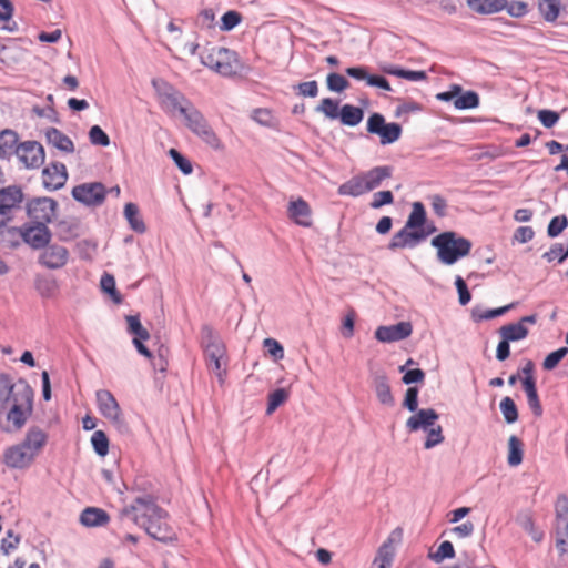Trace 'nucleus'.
<instances>
[{
	"label": "nucleus",
	"instance_id": "1",
	"mask_svg": "<svg viewBox=\"0 0 568 568\" xmlns=\"http://www.w3.org/2000/svg\"><path fill=\"white\" fill-rule=\"evenodd\" d=\"M168 518V511L161 508L151 495L138 496L130 505L120 509L116 516L121 529H126L129 524H134L143 528L151 538L163 544L178 539Z\"/></svg>",
	"mask_w": 568,
	"mask_h": 568
},
{
	"label": "nucleus",
	"instance_id": "2",
	"mask_svg": "<svg viewBox=\"0 0 568 568\" xmlns=\"http://www.w3.org/2000/svg\"><path fill=\"white\" fill-rule=\"evenodd\" d=\"M47 443L48 434L39 426H32L19 444L4 450L2 460L9 468L27 469L41 454Z\"/></svg>",
	"mask_w": 568,
	"mask_h": 568
},
{
	"label": "nucleus",
	"instance_id": "3",
	"mask_svg": "<svg viewBox=\"0 0 568 568\" xmlns=\"http://www.w3.org/2000/svg\"><path fill=\"white\" fill-rule=\"evenodd\" d=\"M432 246L437 251V258L445 265H453L467 256L471 250V242L454 231L442 232L432 239Z\"/></svg>",
	"mask_w": 568,
	"mask_h": 568
},
{
	"label": "nucleus",
	"instance_id": "4",
	"mask_svg": "<svg viewBox=\"0 0 568 568\" xmlns=\"http://www.w3.org/2000/svg\"><path fill=\"white\" fill-rule=\"evenodd\" d=\"M393 174V168L388 165L375 166L366 172L357 174L339 185L338 194L359 196L379 187L384 180Z\"/></svg>",
	"mask_w": 568,
	"mask_h": 568
},
{
	"label": "nucleus",
	"instance_id": "5",
	"mask_svg": "<svg viewBox=\"0 0 568 568\" xmlns=\"http://www.w3.org/2000/svg\"><path fill=\"white\" fill-rule=\"evenodd\" d=\"M0 400L3 409L11 406L27 407L32 405L33 390L24 379L12 383L8 375H0Z\"/></svg>",
	"mask_w": 568,
	"mask_h": 568
},
{
	"label": "nucleus",
	"instance_id": "6",
	"mask_svg": "<svg viewBox=\"0 0 568 568\" xmlns=\"http://www.w3.org/2000/svg\"><path fill=\"white\" fill-rule=\"evenodd\" d=\"M152 87L162 110L168 114L182 115V109H189L193 104L181 91L163 79H153Z\"/></svg>",
	"mask_w": 568,
	"mask_h": 568
},
{
	"label": "nucleus",
	"instance_id": "7",
	"mask_svg": "<svg viewBox=\"0 0 568 568\" xmlns=\"http://www.w3.org/2000/svg\"><path fill=\"white\" fill-rule=\"evenodd\" d=\"M201 343L204 347L209 368L223 382L224 371L222 369V359L225 355V347L213 328L204 325L201 329Z\"/></svg>",
	"mask_w": 568,
	"mask_h": 568
},
{
	"label": "nucleus",
	"instance_id": "8",
	"mask_svg": "<svg viewBox=\"0 0 568 568\" xmlns=\"http://www.w3.org/2000/svg\"><path fill=\"white\" fill-rule=\"evenodd\" d=\"M182 116L185 125L204 143L214 150L221 148V141L204 118V115L192 104L189 109H182Z\"/></svg>",
	"mask_w": 568,
	"mask_h": 568
},
{
	"label": "nucleus",
	"instance_id": "9",
	"mask_svg": "<svg viewBox=\"0 0 568 568\" xmlns=\"http://www.w3.org/2000/svg\"><path fill=\"white\" fill-rule=\"evenodd\" d=\"M95 396L100 413L109 419L120 433H129V425L125 422L120 405L112 393L106 389H100L97 392Z\"/></svg>",
	"mask_w": 568,
	"mask_h": 568
},
{
	"label": "nucleus",
	"instance_id": "10",
	"mask_svg": "<svg viewBox=\"0 0 568 568\" xmlns=\"http://www.w3.org/2000/svg\"><path fill=\"white\" fill-rule=\"evenodd\" d=\"M367 132L376 134L381 139V144H392L402 135V126L398 123H386L384 115L373 113L367 120Z\"/></svg>",
	"mask_w": 568,
	"mask_h": 568
},
{
	"label": "nucleus",
	"instance_id": "11",
	"mask_svg": "<svg viewBox=\"0 0 568 568\" xmlns=\"http://www.w3.org/2000/svg\"><path fill=\"white\" fill-rule=\"evenodd\" d=\"M434 231L435 227H432L430 230H414L407 229V225H404L403 229H400L392 236L387 247L390 251L414 248L424 242Z\"/></svg>",
	"mask_w": 568,
	"mask_h": 568
},
{
	"label": "nucleus",
	"instance_id": "12",
	"mask_svg": "<svg viewBox=\"0 0 568 568\" xmlns=\"http://www.w3.org/2000/svg\"><path fill=\"white\" fill-rule=\"evenodd\" d=\"M58 203L50 197H38L27 205V213L31 222L47 225L55 216Z\"/></svg>",
	"mask_w": 568,
	"mask_h": 568
},
{
	"label": "nucleus",
	"instance_id": "13",
	"mask_svg": "<svg viewBox=\"0 0 568 568\" xmlns=\"http://www.w3.org/2000/svg\"><path fill=\"white\" fill-rule=\"evenodd\" d=\"M16 155L26 168H39L44 162V149L37 141H26L16 148Z\"/></svg>",
	"mask_w": 568,
	"mask_h": 568
},
{
	"label": "nucleus",
	"instance_id": "14",
	"mask_svg": "<svg viewBox=\"0 0 568 568\" xmlns=\"http://www.w3.org/2000/svg\"><path fill=\"white\" fill-rule=\"evenodd\" d=\"M72 196L85 205H100L105 199V189L102 183H84L73 187Z\"/></svg>",
	"mask_w": 568,
	"mask_h": 568
},
{
	"label": "nucleus",
	"instance_id": "15",
	"mask_svg": "<svg viewBox=\"0 0 568 568\" xmlns=\"http://www.w3.org/2000/svg\"><path fill=\"white\" fill-rule=\"evenodd\" d=\"M51 240V232L43 223L30 222L23 224V242L32 248L45 247Z\"/></svg>",
	"mask_w": 568,
	"mask_h": 568
},
{
	"label": "nucleus",
	"instance_id": "16",
	"mask_svg": "<svg viewBox=\"0 0 568 568\" xmlns=\"http://www.w3.org/2000/svg\"><path fill=\"white\" fill-rule=\"evenodd\" d=\"M68 260L69 251L58 244L47 245L39 256V263L50 270L63 267Z\"/></svg>",
	"mask_w": 568,
	"mask_h": 568
},
{
	"label": "nucleus",
	"instance_id": "17",
	"mask_svg": "<svg viewBox=\"0 0 568 568\" xmlns=\"http://www.w3.org/2000/svg\"><path fill=\"white\" fill-rule=\"evenodd\" d=\"M413 326L409 322H399L389 326H379L375 331V338L382 343H393L410 336Z\"/></svg>",
	"mask_w": 568,
	"mask_h": 568
},
{
	"label": "nucleus",
	"instance_id": "18",
	"mask_svg": "<svg viewBox=\"0 0 568 568\" xmlns=\"http://www.w3.org/2000/svg\"><path fill=\"white\" fill-rule=\"evenodd\" d=\"M537 322V315L531 314L528 316L521 317L517 323H510L503 325L498 333L501 338H505L509 342H517L526 338L528 336L527 324H535Z\"/></svg>",
	"mask_w": 568,
	"mask_h": 568
},
{
	"label": "nucleus",
	"instance_id": "19",
	"mask_svg": "<svg viewBox=\"0 0 568 568\" xmlns=\"http://www.w3.org/2000/svg\"><path fill=\"white\" fill-rule=\"evenodd\" d=\"M439 415L433 408H422L416 412L406 420V428L409 432L428 430L436 425Z\"/></svg>",
	"mask_w": 568,
	"mask_h": 568
},
{
	"label": "nucleus",
	"instance_id": "20",
	"mask_svg": "<svg viewBox=\"0 0 568 568\" xmlns=\"http://www.w3.org/2000/svg\"><path fill=\"white\" fill-rule=\"evenodd\" d=\"M68 179L65 165L59 162L51 163L42 171L43 186L50 191L61 189Z\"/></svg>",
	"mask_w": 568,
	"mask_h": 568
},
{
	"label": "nucleus",
	"instance_id": "21",
	"mask_svg": "<svg viewBox=\"0 0 568 568\" xmlns=\"http://www.w3.org/2000/svg\"><path fill=\"white\" fill-rule=\"evenodd\" d=\"M215 72L223 77H231L239 72L240 61L237 54L226 48H220L217 53Z\"/></svg>",
	"mask_w": 568,
	"mask_h": 568
},
{
	"label": "nucleus",
	"instance_id": "22",
	"mask_svg": "<svg viewBox=\"0 0 568 568\" xmlns=\"http://www.w3.org/2000/svg\"><path fill=\"white\" fill-rule=\"evenodd\" d=\"M372 386L374 388L378 402L382 405L388 407L394 406L395 398L392 394L390 385L385 373H374L372 376Z\"/></svg>",
	"mask_w": 568,
	"mask_h": 568
},
{
	"label": "nucleus",
	"instance_id": "23",
	"mask_svg": "<svg viewBox=\"0 0 568 568\" xmlns=\"http://www.w3.org/2000/svg\"><path fill=\"white\" fill-rule=\"evenodd\" d=\"M400 537V529H396L392 532L390 537L385 541L377 550V555L372 564L371 568H390L393 565L395 551L392 547L393 537L395 535Z\"/></svg>",
	"mask_w": 568,
	"mask_h": 568
},
{
	"label": "nucleus",
	"instance_id": "24",
	"mask_svg": "<svg viewBox=\"0 0 568 568\" xmlns=\"http://www.w3.org/2000/svg\"><path fill=\"white\" fill-rule=\"evenodd\" d=\"M23 201V193L18 186H8L0 190V209L13 214Z\"/></svg>",
	"mask_w": 568,
	"mask_h": 568
},
{
	"label": "nucleus",
	"instance_id": "25",
	"mask_svg": "<svg viewBox=\"0 0 568 568\" xmlns=\"http://www.w3.org/2000/svg\"><path fill=\"white\" fill-rule=\"evenodd\" d=\"M288 214L290 217L298 225L307 227L312 224L310 205L303 199H298L290 203Z\"/></svg>",
	"mask_w": 568,
	"mask_h": 568
},
{
	"label": "nucleus",
	"instance_id": "26",
	"mask_svg": "<svg viewBox=\"0 0 568 568\" xmlns=\"http://www.w3.org/2000/svg\"><path fill=\"white\" fill-rule=\"evenodd\" d=\"M109 515L105 510L95 507H88L80 515V523L85 527H99L109 523Z\"/></svg>",
	"mask_w": 568,
	"mask_h": 568
},
{
	"label": "nucleus",
	"instance_id": "27",
	"mask_svg": "<svg viewBox=\"0 0 568 568\" xmlns=\"http://www.w3.org/2000/svg\"><path fill=\"white\" fill-rule=\"evenodd\" d=\"M45 139L49 144L53 145L62 152L72 153L74 151V144L72 140L55 128L47 129Z\"/></svg>",
	"mask_w": 568,
	"mask_h": 568
},
{
	"label": "nucleus",
	"instance_id": "28",
	"mask_svg": "<svg viewBox=\"0 0 568 568\" xmlns=\"http://www.w3.org/2000/svg\"><path fill=\"white\" fill-rule=\"evenodd\" d=\"M507 0H467V6L479 14L500 12L506 8Z\"/></svg>",
	"mask_w": 568,
	"mask_h": 568
},
{
	"label": "nucleus",
	"instance_id": "29",
	"mask_svg": "<svg viewBox=\"0 0 568 568\" xmlns=\"http://www.w3.org/2000/svg\"><path fill=\"white\" fill-rule=\"evenodd\" d=\"M523 388L527 395V403L534 415L540 417L542 415V406L536 387V379L523 378Z\"/></svg>",
	"mask_w": 568,
	"mask_h": 568
},
{
	"label": "nucleus",
	"instance_id": "30",
	"mask_svg": "<svg viewBox=\"0 0 568 568\" xmlns=\"http://www.w3.org/2000/svg\"><path fill=\"white\" fill-rule=\"evenodd\" d=\"M338 118L342 124L347 126H356L364 118V111L359 106L352 104H344L341 110Z\"/></svg>",
	"mask_w": 568,
	"mask_h": 568
},
{
	"label": "nucleus",
	"instance_id": "31",
	"mask_svg": "<svg viewBox=\"0 0 568 568\" xmlns=\"http://www.w3.org/2000/svg\"><path fill=\"white\" fill-rule=\"evenodd\" d=\"M426 220L427 215L423 203L414 202L412 206V212L409 213L405 225H407V229L426 230L424 227Z\"/></svg>",
	"mask_w": 568,
	"mask_h": 568
},
{
	"label": "nucleus",
	"instance_id": "32",
	"mask_svg": "<svg viewBox=\"0 0 568 568\" xmlns=\"http://www.w3.org/2000/svg\"><path fill=\"white\" fill-rule=\"evenodd\" d=\"M18 145L17 133L11 130H3L0 133V159H8L10 155L16 154Z\"/></svg>",
	"mask_w": 568,
	"mask_h": 568
},
{
	"label": "nucleus",
	"instance_id": "33",
	"mask_svg": "<svg viewBox=\"0 0 568 568\" xmlns=\"http://www.w3.org/2000/svg\"><path fill=\"white\" fill-rule=\"evenodd\" d=\"M524 458V444L515 435H511L508 439V455L507 463L510 467H516L523 463Z\"/></svg>",
	"mask_w": 568,
	"mask_h": 568
},
{
	"label": "nucleus",
	"instance_id": "34",
	"mask_svg": "<svg viewBox=\"0 0 568 568\" xmlns=\"http://www.w3.org/2000/svg\"><path fill=\"white\" fill-rule=\"evenodd\" d=\"M32 413V405L27 407L11 406L8 408L7 420L12 424L14 430L21 429Z\"/></svg>",
	"mask_w": 568,
	"mask_h": 568
},
{
	"label": "nucleus",
	"instance_id": "35",
	"mask_svg": "<svg viewBox=\"0 0 568 568\" xmlns=\"http://www.w3.org/2000/svg\"><path fill=\"white\" fill-rule=\"evenodd\" d=\"M23 241V225L21 227H3L0 230V242L6 247H17Z\"/></svg>",
	"mask_w": 568,
	"mask_h": 568
},
{
	"label": "nucleus",
	"instance_id": "36",
	"mask_svg": "<svg viewBox=\"0 0 568 568\" xmlns=\"http://www.w3.org/2000/svg\"><path fill=\"white\" fill-rule=\"evenodd\" d=\"M124 216L128 220L132 230L138 233H144L146 227L140 216L139 209L134 203H126L124 206Z\"/></svg>",
	"mask_w": 568,
	"mask_h": 568
},
{
	"label": "nucleus",
	"instance_id": "37",
	"mask_svg": "<svg viewBox=\"0 0 568 568\" xmlns=\"http://www.w3.org/2000/svg\"><path fill=\"white\" fill-rule=\"evenodd\" d=\"M560 8V0H538V10L548 22H554L558 18Z\"/></svg>",
	"mask_w": 568,
	"mask_h": 568
},
{
	"label": "nucleus",
	"instance_id": "38",
	"mask_svg": "<svg viewBox=\"0 0 568 568\" xmlns=\"http://www.w3.org/2000/svg\"><path fill=\"white\" fill-rule=\"evenodd\" d=\"M514 303H510L508 305L493 308V310H481L479 307H476L473 310V317L475 321H488L493 320L495 317L501 316L505 313H507L509 310L514 307Z\"/></svg>",
	"mask_w": 568,
	"mask_h": 568
},
{
	"label": "nucleus",
	"instance_id": "39",
	"mask_svg": "<svg viewBox=\"0 0 568 568\" xmlns=\"http://www.w3.org/2000/svg\"><path fill=\"white\" fill-rule=\"evenodd\" d=\"M479 104V97L474 91H466L459 93L454 101V106L459 110L474 109Z\"/></svg>",
	"mask_w": 568,
	"mask_h": 568
},
{
	"label": "nucleus",
	"instance_id": "40",
	"mask_svg": "<svg viewBox=\"0 0 568 568\" xmlns=\"http://www.w3.org/2000/svg\"><path fill=\"white\" fill-rule=\"evenodd\" d=\"M315 111L318 113H323L331 120H335L338 118V102L333 100L332 98H324L321 103L315 108Z\"/></svg>",
	"mask_w": 568,
	"mask_h": 568
},
{
	"label": "nucleus",
	"instance_id": "41",
	"mask_svg": "<svg viewBox=\"0 0 568 568\" xmlns=\"http://www.w3.org/2000/svg\"><path fill=\"white\" fill-rule=\"evenodd\" d=\"M501 414L508 424H514L518 419V409L510 397H505L499 404Z\"/></svg>",
	"mask_w": 568,
	"mask_h": 568
},
{
	"label": "nucleus",
	"instance_id": "42",
	"mask_svg": "<svg viewBox=\"0 0 568 568\" xmlns=\"http://www.w3.org/2000/svg\"><path fill=\"white\" fill-rule=\"evenodd\" d=\"M100 285L102 291L108 293L114 303L120 304L122 302V297L116 291L115 278L113 275L108 273L102 275Z\"/></svg>",
	"mask_w": 568,
	"mask_h": 568
},
{
	"label": "nucleus",
	"instance_id": "43",
	"mask_svg": "<svg viewBox=\"0 0 568 568\" xmlns=\"http://www.w3.org/2000/svg\"><path fill=\"white\" fill-rule=\"evenodd\" d=\"M288 398V392L284 388H278L268 395V403L266 414H273L282 404Z\"/></svg>",
	"mask_w": 568,
	"mask_h": 568
},
{
	"label": "nucleus",
	"instance_id": "44",
	"mask_svg": "<svg viewBox=\"0 0 568 568\" xmlns=\"http://www.w3.org/2000/svg\"><path fill=\"white\" fill-rule=\"evenodd\" d=\"M426 439L424 443L425 449H432L437 445H440L445 440V436L443 434V428L440 425L436 424L426 430Z\"/></svg>",
	"mask_w": 568,
	"mask_h": 568
},
{
	"label": "nucleus",
	"instance_id": "45",
	"mask_svg": "<svg viewBox=\"0 0 568 568\" xmlns=\"http://www.w3.org/2000/svg\"><path fill=\"white\" fill-rule=\"evenodd\" d=\"M326 85L332 92H343L349 87V82L342 74L332 72L326 78Z\"/></svg>",
	"mask_w": 568,
	"mask_h": 568
},
{
	"label": "nucleus",
	"instance_id": "46",
	"mask_svg": "<svg viewBox=\"0 0 568 568\" xmlns=\"http://www.w3.org/2000/svg\"><path fill=\"white\" fill-rule=\"evenodd\" d=\"M92 446L99 456H105L109 452V439L102 430H95L91 437Z\"/></svg>",
	"mask_w": 568,
	"mask_h": 568
},
{
	"label": "nucleus",
	"instance_id": "47",
	"mask_svg": "<svg viewBox=\"0 0 568 568\" xmlns=\"http://www.w3.org/2000/svg\"><path fill=\"white\" fill-rule=\"evenodd\" d=\"M568 354V347H560L558 348L557 351L555 352H551L550 354H548L546 356V358L544 359V363H542V367L546 371H552L554 368L557 367V365L559 364V362L566 357Z\"/></svg>",
	"mask_w": 568,
	"mask_h": 568
},
{
	"label": "nucleus",
	"instance_id": "48",
	"mask_svg": "<svg viewBox=\"0 0 568 568\" xmlns=\"http://www.w3.org/2000/svg\"><path fill=\"white\" fill-rule=\"evenodd\" d=\"M455 557L454 546L450 541H443L437 551L429 554V558L435 562H442L444 559H450Z\"/></svg>",
	"mask_w": 568,
	"mask_h": 568
},
{
	"label": "nucleus",
	"instance_id": "49",
	"mask_svg": "<svg viewBox=\"0 0 568 568\" xmlns=\"http://www.w3.org/2000/svg\"><path fill=\"white\" fill-rule=\"evenodd\" d=\"M556 524L568 523V498L565 495H559L556 505Z\"/></svg>",
	"mask_w": 568,
	"mask_h": 568
},
{
	"label": "nucleus",
	"instance_id": "50",
	"mask_svg": "<svg viewBox=\"0 0 568 568\" xmlns=\"http://www.w3.org/2000/svg\"><path fill=\"white\" fill-rule=\"evenodd\" d=\"M241 21V13L234 10H230L222 16L220 29L222 31H230L234 29Z\"/></svg>",
	"mask_w": 568,
	"mask_h": 568
},
{
	"label": "nucleus",
	"instance_id": "51",
	"mask_svg": "<svg viewBox=\"0 0 568 568\" xmlns=\"http://www.w3.org/2000/svg\"><path fill=\"white\" fill-rule=\"evenodd\" d=\"M36 287L41 296L51 297L57 291V283L52 278L39 277L36 282Z\"/></svg>",
	"mask_w": 568,
	"mask_h": 568
},
{
	"label": "nucleus",
	"instance_id": "52",
	"mask_svg": "<svg viewBox=\"0 0 568 568\" xmlns=\"http://www.w3.org/2000/svg\"><path fill=\"white\" fill-rule=\"evenodd\" d=\"M89 140L93 145L108 146L110 144L109 135L99 125L91 126Z\"/></svg>",
	"mask_w": 568,
	"mask_h": 568
},
{
	"label": "nucleus",
	"instance_id": "53",
	"mask_svg": "<svg viewBox=\"0 0 568 568\" xmlns=\"http://www.w3.org/2000/svg\"><path fill=\"white\" fill-rule=\"evenodd\" d=\"M568 225V219L565 215L555 216L548 224L547 234L549 237L558 236Z\"/></svg>",
	"mask_w": 568,
	"mask_h": 568
},
{
	"label": "nucleus",
	"instance_id": "54",
	"mask_svg": "<svg viewBox=\"0 0 568 568\" xmlns=\"http://www.w3.org/2000/svg\"><path fill=\"white\" fill-rule=\"evenodd\" d=\"M567 257L568 254H566V248H564L562 244L560 243L552 244L550 250L542 254V258L549 263L555 260H558L559 263H562Z\"/></svg>",
	"mask_w": 568,
	"mask_h": 568
},
{
	"label": "nucleus",
	"instance_id": "55",
	"mask_svg": "<svg viewBox=\"0 0 568 568\" xmlns=\"http://www.w3.org/2000/svg\"><path fill=\"white\" fill-rule=\"evenodd\" d=\"M169 155L184 174L192 173L193 168L191 162L185 156H183L178 150L170 149Z\"/></svg>",
	"mask_w": 568,
	"mask_h": 568
},
{
	"label": "nucleus",
	"instance_id": "56",
	"mask_svg": "<svg viewBox=\"0 0 568 568\" xmlns=\"http://www.w3.org/2000/svg\"><path fill=\"white\" fill-rule=\"evenodd\" d=\"M418 388L413 386L408 387L405 393V398L403 400V407L414 413L418 410Z\"/></svg>",
	"mask_w": 568,
	"mask_h": 568
},
{
	"label": "nucleus",
	"instance_id": "57",
	"mask_svg": "<svg viewBox=\"0 0 568 568\" xmlns=\"http://www.w3.org/2000/svg\"><path fill=\"white\" fill-rule=\"evenodd\" d=\"M394 202V195L390 191H378L374 193L371 202L372 209H379L384 205L392 204Z\"/></svg>",
	"mask_w": 568,
	"mask_h": 568
},
{
	"label": "nucleus",
	"instance_id": "58",
	"mask_svg": "<svg viewBox=\"0 0 568 568\" xmlns=\"http://www.w3.org/2000/svg\"><path fill=\"white\" fill-rule=\"evenodd\" d=\"M537 115L541 124L547 129L552 128L559 121V114L552 110H539Z\"/></svg>",
	"mask_w": 568,
	"mask_h": 568
},
{
	"label": "nucleus",
	"instance_id": "59",
	"mask_svg": "<svg viewBox=\"0 0 568 568\" xmlns=\"http://www.w3.org/2000/svg\"><path fill=\"white\" fill-rule=\"evenodd\" d=\"M264 347L274 359H282L284 357V348L276 339L265 338Z\"/></svg>",
	"mask_w": 568,
	"mask_h": 568
},
{
	"label": "nucleus",
	"instance_id": "60",
	"mask_svg": "<svg viewBox=\"0 0 568 568\" xmlns=\"http://www.w3.org/2000/svg\"><path fill=\"white\" fill-rule=\"evenodd\" d=\"M429 200L434 213L439 217L445 216L447 210V201L439 194L430 195Z\"/></svg>",
	"mask_w": 568,
	"mask_h": 568
},
{
	"label": "nucleus",
	"instance_id": "61",
	"mask_svg": "<svg viewBox=\"0 0 568 568\" xmlns=\"http://www.w3.org/2000/svg\"><path fill=\"white\" fill-rule=\"evenodd\" d=\"M20 542V536L14 535L12 530L7 532V537L1 540V551L8 555L11 550L16 549Z\"/></svg>",
	"mask_w": 568,
	"mask_h": 568
},
{
	"label": "nucleus",
	"instance_id": "62",
	"mask_svg": "<svg viewBox=\"0 0 568 568\" xmlns=\"http://www.w3.org/2000/svg\"><path fill=\"white\" fill-rule=\"evenodd\" d=\"M455 285L458 292L459 303L462 305L468 304L471 298V295L468 291L466 282L463 280L462 276H456Z\"/></svg>",
	"mask_w": 568,
	"mask_h": 568
},
{
	"label": "nucleus",
	"instance_id": "63",
	"mask_svg": "<svg viewBox=\"0 0 568 568\" xmlns=\"http://www.w3.org/2000/svg\"><path fill=\"white\" fill-rule=\"evenodd\" d=\"M504 10H506L511 17L519 18L527 13L528 7L523 1H513L510 3L507 2Z\"/></svg>",
	"mask_w": 568,
	"mask_h": 568
},
{
	"label": "nucleus",
	"instance_id": "64",
	"mask_svg": "<svg viewBox=\"0 0 568 568\" xmlns=\"http://www.w3.org/2000/svg\"><path fill=\"white\" fill-rule=\"evenodd\" d=\"M297 90L303 97L315 98L318 94V85L315 80L300 83Z\"/></svg>",
	"mask_w": 568,
	"mask_h": 568
}]
</instances>
